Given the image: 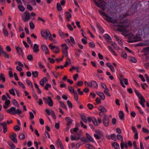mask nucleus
I'll use <instances>...</instances> for the list:
<instances>
[{
	"label": "nucleus",
	"mask_w": 149,
	"mask_h": 149,
	"mask_svg": "<svg viewBox=\"0 0 149 149\" xmlns=\"http://www.w3.org/2000/svg\"><path fill=\"white\" fill-rule=\"evenodd\" d=\"M98 12L101 15L103 16L106 17L104 18V19L108 22L113 24L116 23L117 20L115 19H112V18L109 17L108 15L106 14L105 12L102 11L100 10H98Z\"/></svg>",
	"instance_id": "f257e3e1"
},
{
	"label": "nucleus",
	"mask_w": 149,
	"mask_h": 149,
	"mask_svg": "<svg viewBox=\"0 0 149 149\" xmlns=\"http://www.w3.org/2000/svg\"><path fill=\"white\" fill-rule=\"evenodd\" d=\"M95 4L98 7L100 8L102 10H104L106 6L107 3L102 0H96L94 1Z\"/></svg>",
	"instance_id": "f03ea898"
},
{
	"label": "nucleus",
	"mask_w": 149,
	"mask_h": 149,
	"mask_svg": "<svg viewBox=\"0 0 149 149\" xmlns=\"http://www.w3.org/2000/svg\"><path fill=\"white\" fill-rule=\"evenodd\" d=\"M8 113L11 114H20L22 113V111L19 109H17L16 110V108L14 107H12L9 109L6 110Z\"/></svg>",
	"instance_id": "7ed1b4c3"
},
{
	"label": "nucleus",
	"mask_w": 149,
	"mask_h": 149,
	"mask_svg": "<svg viewBox=\"0 0 149 149\" xmlns=\"http://www.w3.org/2000/svg\"><path fill=\"white\" fill-rule=\"evenodd\" d=\"M41 34L42 36L46 39H47L48 37L50 40H52L53 39L50 32L49 31L46 30L45 31H42Z\"/></svg>",
	"instance_id": "20e7f679"
},
{
	"label": "nucleus",
	"mask_w": 149,
	"mask_h": 149,
	"mask_svg": "<svg viewBox=\"0 0 149 149\" xmlns=\"http://www.w3.org/2000/svg\"><path fill=\"white\" fill-rule=\"evenodd\" d=\"M115 26L118 27L117 30L120 32L123 33V34L124 35L127 32V29L123 24H116L115 25Z\"/></svg>",
	"instance_id": "39448f33"
},
{
	"label": "nucleus",
	"mask_w": 149,
	"mask_h": 149,
	"mask_svg": "<svg viewBox=\"0 0 149 149\" xmlns=\"http://www.w3.org/2000/svg\"><path fill=\"white\" fill-rule=\"evenodd\" d=\"M82 135V131L77 127H75V140H78L80 139Z\"/></svg>",
	"instance_id": "423d86ee"
},
{
	"label": "nucleus",
	"mask_w": 149,
	"mask_h": 149,
	"mask_svg": "<svg viewBox=\"0 0 149 149\" xmlns=\"http://www.w3.org/2000/svg\"><path fill=\"white\" fill-rule=\"evenodd\" d=\"M43 100L45 101V103L48 104L49 106L52 107L53 106V102L51 97L50 96H48L47 98L45 97L43 98Z\"/></svg>",
	"instance_id": "0eeeda50"
},
{
	"label": "nucleus",
	"mask_w": 149,
	"mask_h": 149,
	"mask_svg": "<svg viewBox=\"0 0 149 149\" xmlns=\"http://www.w3.org/2000/svg\"><path fill=\"white\" fill-rule=\"evenodd\" d=\"M102 122L103 125L105 127H108L109 123V120L107 115H105L104 116H103L102 120Z\"/></svg>",
	"instance_id": "6e6552de"
},
{
	"label": "nucleus",
	"mask_w": 149,
	"mask_h": 149,
	"mask_svg": "<svg viewBox=\"0 0 149 149\" xmlns=\"http://www.w3.org/2000/svg\"><path fill=\"white\" fill-rule=\"evenodd\" d=\"M139 39L140 38L138 36H132L129 38L128 42L129 43L136 42L139 41Z\"/></svg>",
	"instance_id": "1a4fd4ad"
},
{
	"label": "nucleus",
	"mask_w": 149,
	"mask_h": 149,
	"mask_svg": "<svg viewBox=\"0 0 149 149\" xmlns=\"http://www.w3.org/2000/svg\"><path fill=\"white\" fill-rule=\"evenodd\" d=\"M24 18L22 17V19L24 22H26L30 19V15L29 13L27 11H26L24 13Z\"/></svg>",
	"instance_id": "9d476101"
},
{
	"label": "nucleus",
	"mask_w": 149,
	"mask_h": 149,
	"mask_svg": "<svg viewBox=\"0 0 149 149\" xmlns=\"http://www.w3.org/2000/svg\"><path fill=\"white\" fill-rule=\"evenodd\" d=\"M45 111L48 115H51L54 119H56V117L55 113L53 110L51 109L50 111H49L48 109H46Z\"/></svg>",
	"instance_id": "9b49d317"
},
{
	"label": "nucleus",
	"mask_w": 149,
	"mask_h": 149,
	"mask_svg": "<svg viewBox=\"0 0 149 149\" xmlns=\"http://www.w3.org/2000/svg\"><path fill=\"white\" fill-rule=\"evenodd\" d=\"M119 80L120 82V84H121V86L124 88L125 87V86L123 82H124V84L127 85L128 84V82L127 81V79L126 78L124 79V78H123L122 79L121 78H119Z\"/></svg>",
	"instance_id": "f8f14e48"
},
{
	"label": "nucleus",
	"mask_w": 149,
	"mask_h": 149,
	"mask_svg": "<svg viewBox=\"0 0 149 149\" xmlns=\"http://www.w3.org/2000/svg\"><path fill=\"white\" fill-rule=\"evenodd\" d=\"M16 137V134L15 133H12V134L10 136V139L14 142L17 143V141Z\"/></svg>",
	"instance_id": "ddd939ff"
},
{
	"label": "nucleus",
	"mask_w": 149,
	"mask_h": 149,
	"mask_svg": "<svg viewBox=\"0 0 149 149\" xmlns=\"http://www.w3.org/2000/svg\"><path fill=\"white\" fill-rule=\"evenodd\" d=\"M0 125H1L3 129V132L4 133H6L7 131V125L5 122L3 123H0Z\"/></svg>",
	"instance_id": "4468645a"
},
{
	"label": "nucleus",
	"mask_w": 149,
	"mask_h": 149,
	"mask_svg": "<svg viewBox=\"0 0 149 149\" xmlns=\"http://www.w3.org/2000/svg\"><path fill=\"white\" fill-rule=\"evenodd\" d=\"M65 120L67 122L66 125L67 126H70V125L72 124L73 121L69 117H65Z\"/></svg>",
	"instance_id": "2eb2a0df"
},
{
	"label": "nucleus",
	"mask_w": 149,
	"mask_h": 149,
	"mask_svg": "<svg viewBox=\"0 0 149 149\" xmlns=\"http://www.w3.org/2000/svg\"><path fill=\"white\" fill-rule=\"evenodd\" d=\"M42 48L43 51L45 52V54H48L49 51L48 47L45 45H42L41 46Z\"/></svg>",
	"instance_id": "dca6fc26"
},
{
	"label": "nucleus",
	"mask_w": 149,
	"mask_h": 149,
	"mask_svg": "<svg viewBox=\"0 0 149 149\" xmlns=\"http://www.w3.org/2000/svg\"><path fill=\"white\" fill-rule=\"evenodd\" d=\"M96 93L101 98V99L104 100L105 99V97L104 94L102 92L100 91H97Z\"/></svg>",
	"instance_id": "f3484780"
},
{
	"label": "nucleus",
	"mask_w": 149,
	"mask_h": 149,
	"mask_svg": "<svg viewBox=\"0 0 149 149\" xmlns=\"http://www.w3.org/2000/svg\"><path fill=\"white\" fill-rule=\"evenodd\" d=\"M56 144L58 146H60L61 149H64L62 142L59 138L58 139Z\"/></svg>",
	"instance_id": "a211bd4d"
},
{
	"label": "nucleus",
	"mask_w": 149,
	"mask_h": 149,
	"mask_svg": "<svg viewBox=\"0 0 149 149\" xmlns=\"http://www.w3.org/2000/svg\"><path fill=\"white\" fill-rule=\"evenodd\" d=\"M111 146L115 149H120V146L119 144L116 142H114L111 144Z\"/></svg>",
	"instance_id": "6ab92c4d"
},
{
	"label": "nucleus",
	"mask_w": 149,
	"mask_h": 149,
	"mask_svg": "<svg viewBox=\"0 0 149 149\" xmlns=\"http://www.w3.org/2000/svg\"><path fill=\"white\" fill-rule=\"evenodd\" d=\"M39 46L37 44H34L33 48V52L35 53H36L39 51Z\"/></svg>",
	"instance_id": "aec40b11"
},
{
	"label": "nucleus",
	"mask_w": 149,
	"mask_h": 149,
	"mask_svg": "<svg viewBox=\"0 0 149 149\" xmlns=\"http://www.w3.org/2000/svg\"><path fill=\"white\" fill-rule=\"evenodd\" d=\"M106 65L108 67L110 68L111 71H112L113 72H115V69L114 68H113V66L110 63H107L106 64Z\"/></svg>",
	"instance_id": "412c9836"
},
{
	"label": "nucleus",
	"mask_w": 149,
	"mask_h": 149,
	"mask_svg": "<svg viewBox=\"0 0 149 149\" xmlns=\"http://www.w3.org/2000/svg\"><path fill=\"white\" fill-rule=\"evenodd\" d=\"M66 17L68 21H70V18L71 17V15L69 12H66L65 13Z\"/></svg>",
	"instance_id": "4be33fe9"
},
{
	"label": "nucleus",
	"mask_w": 149,
	"mask_h": 149,
	"mask_svg": "<svg viewBox=\"0 0 149 149\" xmlns=\"http://www.w3.org/2000/svg\"><path fill=\"white\" fill-rule=\"evenodd\" d=\"M86 136L87 139L89 141L92 142H94V141L93 139L87 133H86Z\"/></svg>",
	"instance_id": "5701e85b"
},
{
	"label": "nucleus",
	"mask_w": 149,
	"mask_h": 149,
	"mask_svg": "<svg viewBox=\"0 0 149 149\" xmlns=\"http://www.w3.org/2000/svg\"><path fill=\"white\" fill-rule=\"evenodd\" d=\"M98 109L101 112H106L107 111V110L104 107L102 106L99 107Z\"/></svg>",
	"instance_id": "b1692460"
},
{
	"label": "nucleus",
	"mask_w": 149,
	"mask_h": 149,
	"mask_svg": "<svg viewBox=\"0 0 149 149\" xmlns=\"http://www.w3.org/2000/svg\"><path fill=\"white\" fill-rule=\"evenodd\" d=\"M97 28L100 30V31L102 33H103L104 32V31L103 28L99 24L97 23Z\"/></svg>",
	"instance_id": "393cba45"
},
{
	"label": "nucleus",
	"mask_w": 149,
	"mask_h": 149,
	"mask_svg": "<svg viewBox=\"0 0 149 149\" xmlns=\"http://www.w3.org/2000/svg\"><path fill=\"white\" fill-rule=\"evenodd\" d=\"M124 116V114L123 112L122 111H120L119 113V116L121 120H123V119Z\"/></svg>",
	"instance_id": "a878e982"
},
{
	"label": "nucleus",
	"mask_w": 149,
	"mask_h": 149,
	"mask_svg": "<svg viewBox=\"0 0 149 149\" xmlns=\"http://www.w3.org/2000/svg\"><path fill=\"white\" fill-rule=\"evenodd\" d=\"M85 147L89 149H94L95 148L93 145L90 144H86L85 145Z\"/></svg>",
	"instance_id": "bb28decb"
},
{
	"label": "nucleus",
	"mask_w": 149,
	"mask_h": 149,
	"mask_svg": "<svg viewBox=\"0 0 149 149\" xmlns=\"http://www.w3.org/2000/svg\"><path fill=\"white\" fill-rule=\"evenodd\" d=\"M107 47L109 50L115 56L116 55V54L115 52V51L113 50L112 47L111 46H108Z\"/></svg>",
	"instance_id": "cd10ccee"
},
{
	"label": "nucleus",
	"mask_w": 149,
	"mask_h": 149,
	"mask_svg": "<svg viewBox=\"0 0 149 149\" xmlns=\"http://www.w3.org/2000/svg\"><path fill=\"white\" fill-rule=\"evenodd\" d=\"M33 77L34 78L37 77L38 76V73L37 71H33L32 72Z\"/></svg>",
	"instance_id": "c85d7f7f"
},
{
	"label": "nucleus",
	"mask_w": 149,
	"mask_h": 149,
	"mask_svg": "<svg viewBox=\"0 0 149 149\" xmlns=\"http://www.w3.org/2000/svg\"><path fill=\"white\" fill-rule=\"evenodd\" d=\"M118 140L121 141V142H123V137L120 135L118 134L117 135Z\"/></svg>",
	"instance_id": "c756f323"
},
{
	"label": "nucleus",
	"mask_w": 149,
	"mask_h": 149,
	"mask_svg": "<svg viewBox=\"0 0 149 149\" xmlns=\"http://www.w3.org/2000/svg\"><path fill=\"white\" fill-rule=\"evenodd\" d=\"M104 38L106 39L111 40V38L110 36L107 34H105L104 36Z\"/></svg>",
	"instance_id": "7c9ffc66"
},
{
	"label": "nucleus",
	"mask_w": 149,
	"mask_h": 149,
	"mask_svg": "<svg viewBox=\"0 0 149 149\" xmlns=\"http://www.w3.org/2000/svg\"><path fill=\"white\" fill-rule=\"evenodd\" d=\"M111 139L113 140L116 141V137L115 134H112L111 135Z\"/></svg>",
	"instance_id": "2f4dec72"
},
{
	"label": "nucleus",
	"mask_w": 149,
	"mask_h": 149,
	"mask_svg": "<svg viewBox=\"0 0 149 149\" xmlns=\"http://www.w3.org/2000/svg\"><path fill=\"white\" fill-rule=\"evenodd\" d=\"M91 81L92 86L95 88H97L98 86V85L96 82L95 81Z\"/></svg>",
	"instance_id": "473e14b6"
},
{
	"label": "nucleus",
	"mask_w": 149,
	"mask_h": 149,
	"mask_svg": "<svg viewBox=\"0 0 149 149\" xmlns=\"http://www.w3.org/2000/svg\"><path fill=\"white\" fill-rule=\"evenodd\" d=\"M56 8L58 10L60 11L62 10V8L61 4L59 3H57L56 4Z\"/></svg>",
	"instance_id": "72a5a7b5"
},
{
	"label": "nucleus",
	"mask_w": 149,
	"mask_h": 149,
	"mask_svg": "<svg viewBox=\"0 0 149 149\" xmlns=\"http://www.w3.org/2000/svg\"><path fill=\"white\" fill-rule=\"evenodd\" d=\"M18 8L19 10L22 12L24 11L25 10V8L24 6L22 5H19Z\"/></svg>",
	"instance_id": "f704fd0d"
},
{
	"label": "nucleus",
	"mask_w": 149,
	"mask_h": 149,
	"mask_svg": "<svg viewBox=\"0 0 149 149\" xmlns=\"http://www.w3.org/2000/svg\"><path fill=\"white\" fill-rule=\"evenodd\" d=\"M25 138V135L22 133H20L19 135V138L21 140H24Z\"/></svg>",
	"instance_id": "c9c22d12"
},
{
	"label": "nucleus",
	"mask_w": 149,
	"mask_h": 149,
	"mask_svg": "<svg viewBox=\"0 0 149 149\" xmlns=\"http://www.w3.org/2000/svg\"><path fill=\"white\" fill-rule=\"evenodd\" d=\"M93 124L97 126L98 125L96 119L94 118H93V120H92Z\"/></svg>",
	"instance_id": "e433bc0d"
},
{
	"label": "nucleus",
	"mask_w": 149,
	"mask_h": 149,
	"mask_svg": "<svg viewBox=\"0 0 149 149\" xmlns=\"http://www.w3.org/2000/svg\"><path fill=\"white\" fill-rule=\"evenodd\" d=\"M61 46L62 47V49H64L68 50V47L67 46L66 44L65 43L61 45Z\"/></svg>",
	"instance_id": "4c0bfd02"
},
{
	"label": "nucleus",
	"mask_w": 149,
	"mask_h": 149,
	"mask_svg": "<svg viewBox=\"0 0 149 149\" xmlns=\"http://www.w3.org/2000/svg\"><path fill=\"white\" fill-rule=\"evenodd\" d=\"M77 85L79 86H81L83 84V82L82 81H78L77 82Z\"/></svg>",
	"instance_id": "58836bf2"
},
{
	"label": "nucleus",
	"mask_w": 149,
	"mask_h": 149,
	"mask_svg": "<svg viewBox=\"0 0 149 149\" xmlns=\"http://www.w3.org/2000/svg\"><path fill=\"white\" fill-rule=\"evenodd\" d=\"M69 90L71 93H74V89L72 86H69Z\"/></svg>",
	"instance_id": "ea45409f"
},
{
	"label": "nucleus",
	"mask_w": 149,
	"mask_h": 149,
	"mask_svg": "<svg viewBox=\"0 0 149 149\" xmlns=\"http://www.w3.org/2000/svg\"><path fill=\"white\" fill-rule=\"evenodd\" d=\"M112 46H113L114 49L116 50H118L119 49V47L117 45L116 43L114 45H113Z\"/></svg>",
	"instance_id": "a19ab883"
},
{
	"label": "nucleus",
	"mask_w": 149,
	"mask_h": 149,
	"mask_svg": "<svg viewBox=\"0 0 149 149\" xmlns=\"http://www.w3.org/2000/svg\"><path fill=\"white\" fill-rule=\"evenodd\" d=\"M121 56L123 58L126 59L127 58V54L125 52H123L121 54Z\"/></svg>",
	"instance_id": "79ce46f5"
},
{
	"label": "nucleus",
	"mask_w": 149,
	"mask_h": 149,
	"mask_svg": "<svg viewBox=\"0 0 149 149\" xmlns=\"http://www.w3.org/2000/svg\"><path fill=\"white\" fill-rule=\"evenodd\" d=\"M81 117L82 120L85 123L87 122V120L86 118L83 115L81 116Z\"/></svg>",
	"instance_id": "37998d69"
},
{
	"label": "nucleus",
	"mask_w": 149,
	"mask_h": 149,
	"mask_svg": "<svg viewBox=\"0 0 149 149\" xmlns=\"http://www.w3.org/2000/svg\"><path fill=\"white\" fill-rule=\"evenodd\" d=\"M130 60L132 62L134 63H136L137 62L136 59L135 58L133 57H130Z\"/></svg>",
	"instance_id": "c03bdc74"
},
{
	"label": "nucleus",
	"mask_w": 149,
	"mask_h": 149,
	"mask_svg": "<svg viewBox=\"0 0 149 149\" xmlns=\"http://www.w3.org/2000/svg\"><path fill=\"white\" fill-rule=\"evenodd\" d=\"M68 50H65L63 49H62V51L63 54L65 57H67L68 56Z\"/></svg>",
	"instance_id": "a18cd8bd"
},
{
	"label": "nucleus",
	"mask_w": 149,
	"mask_h": 149,
	"mask_svg": "<svg viewBox=\"0 0 149 149\" xmlns=\"http://www.w3.org/2000/svg\"><path fill=\"white\" fill-rule=\"evenodd\" d=\"M9 92L11 94H12L13 96L15 95V93L14 92V90L13 88H12L9 90Z\"/></svg>",
	"instance_id": "49530a36"
},
{
	"label": "nucleus",
	"mask_w": 149,
	"mask_h": 149,
	"mask_svg": "<svg viewBox=\"0 0 149 149\" xmlns=\"http://www.w3.org/2000/svg\"><path fill=\"white\" fill-rule=\"evenodd\" d=\"M29 26L30 28H31L32 29H33L34 27H35V26L33 23L32 22H31L29 23Z\"/></svg>",
	"instance_id": "de8ad7c7"
},
{
	"label": "nucleus",
	"mask_w": 149,
	"mask_h": 149,
	"mask_svg": "<svg viewBox=\"0 0 149 149\" xmlns=\"http://www.w3.org/2000/svg\"><path fill=\"white\" fill-rule=\"evenodd\" d=\"M12 102L14 105L15 106H17L18 107L19 106V105L18 104L17 101L15 100H13L12 101Z\"/></svg>",
	"instance_id": "09e8293b"
},
{
	"label": "nucleus",
	"mask_w": 149,
	"mask_h": 149,
	"mask_svg": "<svg viewBox=\"0 0 149 149\" xmlns=\"http://www.w3.org/2000/svg\"><path fill=\"white\" fill-rule=\"evenodd\" d=\"M95 132L97 134H98L101 137H103V135L101 133V132L99 131L96 130L95 131Z\"/></svg>",
	"instance_id": "8fccbe9b"
},
{
	"label": "nucleus",
	"mask_w": 149,
	"mask_h": 149,
	"mask_svg": "<svg viewBox=\"0 0 149 149\" xmlns=\"http://www.w3.org/2000/svg\"><path fill=\"white\" fill-rule=\"evenodd\" d=\"M27 58L30 61H32L33 60L32 56L31 55H28L27 56Z\"/></svg>",
	"instance_id": "3c124183"
},
{
	"label": "nucleus",
	"mask_w": 149,
	"mask_h": 149,
	"mask_svg": "<svg viewBox=\"0 0 149 149\" xmlns=\"http://www.w3.org/2000/svg\"><path fill=\"white\" fill-rule=\"evenodd\" d=\"M60 104H61V106L63 107L64 108L66 109H67V107H66V106L64 104V103L63 102L61 101H60Z\"/></svg>",
	"instance_id": "603ef678"
},
{
	"label": "nucleus",
	"mask_w": 149,
	"mask_h": 149,
	"mask_svg": "<svg viewBox=\"0 0 149 149\" xmlns=\"http://www.w3.org/2000/svg\"><path fill=\"white\" fill-rule=\"evenodd\" d=\"M16 50L20 54H22V50L18 47L16 48Z\"/></svg>",
	"instance_id": "864d4df0"
},
{
	"label": "nucleus",
	"mask_w": 149,
	"mask_h": 149,
	"mask_svg": "<svg viewBox=\"0 0 149 149\" xmlns=\"http://www.w3.org/2000/svg\"><path fill=\"white\" fill-rule=\"evenodd\" d=\"M77 91L78 92V94L79 95H82L84 94L83 91H81V89L80 88H78L77 89Z\"/></svg>",
	"instance_id": "5fc2aeb1"
},
{
	"label": "nucleus",
	"mask_w": 149,
	"mask_h": 149,
	"mask_svg": "<svg viewBox=\"0 0 149 149\" xmlns=\"http://www.w3.org/2000/svg\"><path fill=\"white\" fill-rule=\"evenodd\" d=\"M0 77L3 82H4L5 81V78L4 77L2 73L1 74Z\"/></svg>",
	"instance_id": "6e6d98bb"
},
{
	"label": "nucleus",
	"mask_w": 149,
	"mask_h": 149,
	"mask_svg": "<svg viewBox=\"0 0 149 149\" xmlns=\"http://www.w3.org/2000/svg\"><path fill=\"white\" fill-rule=\"evenodd\" d=\"M67 103L69 107H70L71 108H72V105L71 102L70 101H68L67 102Z\"/></svg>",
	"instance_id": "4d7b16f0"
},
{
	"label": "nucleus",
	"mask_w": 149,
	"mask_h": 149,
	"mask_svg": "<svg viewBox=\"0 0 149 149\" xmlns=\"http://www.w3.org/2000/svg\"><path fill=\"white\" fill-rule=\"evenodd\" d=\"M143 131L146 133L148 134L149 133V131L148 130L145 128L144 127H143L142 128Z\"/></svg>",
	"instance_id": "13d9d810"
},
{
	"label": "nucleus",
	"mask_w": 149,
	"mask_h": 149,
	"mask_svg": "<svg viewBox=\"0 0 149 149\" xmlns=\"http://www.w3.org/2000/svg\"><path fill=\"white\" fill-rule=\"evenodd\" d=\"M87 107L90 109H92L93 107V104L89 103L87 104Z\"/></svg>",
	"instance_id": "bf43d9fd"
},
{
	"label": "nucleus",
	"mask_w": 149,
	"mask_h": 149,
	"mask_svg": "<svg viewBox=\"0 0 149 149\" xmlns=\"http://www.w3.org/2000/svg\"><path fill=\"white\" fill-rule=\"evenodd\" d=\"M80 124L81 125V127H83L85 129H86L87 128V127L86 125H84V123L82 121H81Z\"/></svg>",
	"instance_id": "052dcab7"
},
{
	"label": "nucleus",
	"mask_w": 149,
	"mask_h": 149,
	"mask_svg": "<svg viewBox=\"0 0 149 149\" xmlns=\"http://www.w3.org/2000/svg\"><path fill=\"white\" fill-rule=\"evenodd\" d=\"M29 114L30 115V119H32L34 118V116L33 113L30 111L29 112Z\"/></svg>",
	"instance_id": "680f3d73"
},
{
	"label": "nucleus",
	"mask_w": 149,
	"mask_h": 149,
	"mask_svg": "<svg viewBox=\"0 0 149 149\" xmlns=\"http://www.w3.org/2000/svg\"><path fill=\"white\" fill-rule=\"evenodd\" d=\"M139 77L141 79L142 81L143 82H145V81L146 80L144 78V77L142 75L140 74L139 75Z\"/></svg>",
	"instance_id": "e2e57ef3"
},
{
	"label": "nucleus",
	"mask_w": 149,
	"mask_h": 149,
	"mask_svg": "<svg viewBox=\"0 0 149 149\" xmlns=\"http://www.w3.org/2000/svg\"><path fill=\"white\" fill-rule=\"evenodd\" d=\"M27 8L30 11H32L33 9L32 7L30 5H27Z\"/></svg>",
	"instance_id": "0e129e2a"
},
{
	"label": "nucleus",
	"mask_w": 149,
	"mask_h": 149,
	"mask_svg": "<svg viewBox=\"0 0 149 149\" xmlns=\"http://www.w3.org/2000/svg\"><path fill=\"white\" fill-rule=\"evenodd\" d=\"M14 129L16 131L17 130H20V127L19 126L16 125L14 127Z\"/></svg>",
	"instance_id": "69168bd1"
},
{
	"label": "nucleus",
	"mask_w": 149,
	"mask_h": 149,
	"mask_svg": "<svg viewBox=\"0 0 149 149\" xmlns=\"http://www.w3.org/2000/svg\"><path fill=\"white\" fill-rule=\"evenodd\" d=\"M96 101L97 104H100L101 103V99L99 97H97L95 99Z\"/></svg>",
	"instance_id": "338daca9"
},
{
	"label": "nucleus",
	"mask_w": 149,
	"mask_h": 149,
	"mask_svg": "<svg viewBox=\"0 0 149 149\" xmlns=\"http://www.w3.org/2000/svg\"><path fill=\"white\" fill-rule=\"evenodd\" d=\"M143 50L145 52H149V46L147 47L144 48Z\"/></svg>",
	"instance_id": "774afa93"
}]
</instances>
